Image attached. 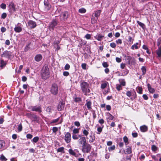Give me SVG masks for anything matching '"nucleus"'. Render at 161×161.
I'll list each match as a JSON object with an SVG mask.
<instances>
[{"mask_svg": "<svg viewBox=\"0 0 161 161\" xmlns=\"http://www.w3.org/2000/svg\"><path fill=\"white\" fill-rule=\"evenodd\" d=\"M89 84L87 82L82 81L80 84V89L82 92L86 95L90 92V90L89 88Z\"/></svg>", "mask_w": 161, "mask_h": 161, "instance_id": "nucleus-1", "label": "nucleus"}, {"mask_svg": "<svg viewBox=\"0 0 161 161\" xmlns=\"http://www.w3.org/2000/svg\"><path fill=\"white\" fill-rule=\"evenodd\" d=\"M42 78L44 79L48 78L50 76L49 69L47 66L43 67L41 73Z\"/></svg>", "mask_w": 161, "mask_h": 161, "instance_id": "nucleus-2", "label": "nucleus"}, {"mask_svg": "<svg viewBox=\"0 0 161 161\" xmlns=\"http://www.w3.org/2000/svg\"><path fill=\"white\" fill-rule=\"evenodd\" d=\"M82 152L84 153H88L90 152L92 148L90 144L86 143L82 146Z\"/></svg>", "mask_w": 161, "mask_h": 161, "instance_id": "nucleus-3", "label": "nucleus"}, {"mask_svg": "<svg viewBox=\"0 0 161 161\" xmlns=\"http://www.w3.org/2000/svg\"><path fill=\"white\" fill-rule=\"evenodd\" d=\"M51 92L52 94L56 95L58 92V88L57 85L55 83L52 84L51 87Z\"/></svg>", "mask_w": 161, "mask_h": 161, "instance_id": "nucleus-4", "label": "nucleus"}, {"mask_svg": "<svg viewBox=\"0 0 161 161\" xmlns=\"http://www.w3.org/2000/svg\"><path fill=\"white\" fill-rule=\"evenodd\" d=\"M57 24L58 20L56 19H53L50 24L49 29L50 30H53L54 28L57 25Z\"/></svg>", "mask_w": 161, "mask_h": 161, "instance_id": "nucleus-5", "label": "nucleus"}, {"mask_svg": "<svg viewBox=\"0 0 161 161\" xmlns=\"http://www.w3.org/2000/svg\"><path fill=\"white\" fill-rule=\"evenodd\" d=\"M125 59L127 61L128 64H134L136 63L135 58L131 56H126Z\"/></svg>", "mask_w": 161, "mask_h": 161, "instance_id": "nucleus-6", "label": "nucleus"}, {"mask_svg": "<svg viewBox=\"0 0 161 161\" xmlns=\"http://www.w3.org/2000/svg\"><path fill=\"white\" fill-rule=\"evenodd\" d=\"M64 140L67 143L70 142L71 141V135L69 132H67L65 133Z\"/></svg>", "mask_w": 161, "mask_h": 161, "instance_id": "nucleus-7", "label": "nucleus"}, {"mask_svg": "<svg viewBox=\"0 0 161 161\" xmlns=\"http://www.w3.org/2000/svg\"><path fill=\"white\" fill-rule=\"evenodd\" d=\"M12 53L10 51H5L1 55L2 57H5L7 58H9L11 56Z\"/></svg>", "mask_w": 161, "mask_h": 161, "instance_id": "nucleus-8", "label": "nucleus"}, {"mask_svg": "<svg viewBox=\"0 0 161 161\" xmlns=\"http://www.w3.org/2000/svg\"><path fill=\"white\" fill-rule=\"evenodd\" d=\"M44 4L45 10L46 11L49 10L51 8V6L49 3L48 0H44Z\"/></svg>", "mask_w": 161, "mask_h": 161, "instance_id": "nucleus-9", "label": "nucleus"}, {"mask_svg": "<svg viewBox=\"0 0 161 161\" xmlns=\"http://www.w3.org/2000/svg\"><path fill=\"white\" fill-rule=\"evenodd\" d=\"M31 110L33 111L37 112L39 113L42 112V108L40 106H36L31 107Z\"/></svg>", "mask_w": 161, "mask_h": 161, "instance_id": "nucleus-10", "label": "nucleus"}, {"mask_svg": "<svg viewBox=\"0 0 161 161\" xmlns=\"http://www.w3.org/2000/svg\"><path fill=\"white\" fill-rule=\"evenodd\" d=\"M65 103L62 101H60L57 107L58 110L59 111L63 110L64 108Z\"/></svg>", "mask_w": 161, "mask_h": 161, "instance_id": "nucleus-11", "label": "nucleus"}, {"mask_svg": "<svg viewBox=\"0 0 161 161\" xmlns=\"http://www.w3.org/2000/svg\"><path fill=\"white\" fill-rule=\"evenodd\" d=\"M20 25V23H18L14 28V31L16 33H19L22 31V28L21 26L19 25Z\"/></svg>", "mask_w": 161, "mask_h": 161, "instance_id": "nucleus-12", "label": "nucleus"}, {"mask_svg": "<svg viewBox=\"0 0 161 161\" xmlns=\"http://www.w3.org/2000/svg\"><path fill=\"white\" fill-rule=\"evenodd\" d=\"M78 142L79 143L83 145L85 144L86 143V140L85 137H81V136L80 137V139L78 140Z\"/></svg>", "mask_w": 161, "mask_h": 161, "instance_id": "nucleus-13", "label": "nucleus"}, {"mask_svg": "<svg viewBox=\"0 0 161 161\" xmlns=\"http://www.w3.org/2000/svg\"><path fill=\"white\" fill-rule=\"evenodd\" d=\"M28 25L31 28H35L36 26V23L35 22L31 20H30L28 22Z\"/></svg>", "mask_w": 161, "mask_h": 161, "instance_id": "nucleus-14", "label": "nucleus"}, {"mask_svg": "<svg viewBox=\"0 0 161 161\" xmlns=\"http://www.w3.org/2000/svg\"><path fill=\"white\" fill-rule=\"evenodd\" d=\"M8 7L9 8V10L10 11L12 10L14 11H15V6L12 2L9 3Z\"/></svg>", "mask_w": 161, "mask_h": 161, "instance_id": "nucleus-15", "label": "nucleus"}, {"mask_svg": "<svg viewBox=\"0 0 161 161\" xmlns=\"http://www.w3.org/2000/svg\"><path fill=\"white\" fill-rule=\"evenodd\" d=\"M104 37V36H102L99 34H97V35L94 36L96 39L100 41H101Z\"/></svg>", "mask_w": 161, "mask_h": 161, "instance_id": "nucleus-16", "label": "nucleus"}, {"mask_svg": "<svg viewBox=\"0 0 161 161\" xmlns=\"http://www.w3.org/2000/svg\"><path fill=\"white\" fill-rule=\"evenodd\" d=\"M147 86L148 90L149 92L151 93H153L155 92V89L151 87V86L148 83L147 84Z\"/></svg>", "mask_w": 161, "mask_h": 161, "instance_id": "nucleus-17", "label": "nucleus"}, {"mask_svg": "<svg viewBox=\"0 0 161 161\" xmlns=\"http://www.w3.org/2000/svg\"><path fill=\"white\" fill-rule=\"evenodd\" d=\"M42 58V56L41 54L36 55L35 57V59L37 62L40 61Z\"/></svg>", "mask_w": 161, "mask_h": 161, "instance_id": "nucleus-18", "label": "nucleus"}, {"mask_svg": "<svg viewBox=\"0 0 161 161\" xmlns=\"http://www.w3.org/2000/svg\"><path fill=\"white\" fill-rule=\"evenodd\" d=\"M38 117L36 115L33 114L31 119L32 121L38 122L39 121Z\"/></svg>", "mask_w": 161, "mask_h": 161, "instance_id": "nucleus-19", "label": "nucleus"}, {"mask_svg": "<svg viewBox=\"0 0 161 161\" xmlns=\"http://www.w3.org/2000/svg\"><path fill=\"white\" fill-rule=\"evenodd\" d=\"M62 16L64 19H66L68 17L69 13L68 12L65 11L62 13Z\"/></svg>", "mask_w": 161, "mask_h": 161, "instance_id": "nucleus-20", "label": "nucleus"}, {"mask_svg": "<svg viewBox=\"0 0 161 161\" xmlns=\"http://www.w3.org/2000/svg\"><path fill=\"white\" fill-rule=\"evenodd\" d=\"M126 152L125 153V154H130L132 153L131 147L130 146H126Z\"/></svg>", "mask_w": 161, "mask_h": 161, "instance_id": "nucleus-21", "label": "nucleus"}, {"mask_svg": "<svg viewBox=\"0 0 161 161\" xmlns=\"http://www.w3.org/2000/svg\"><path fill=\"white\" fill-rule=\"evenodd\" d=\"M140 129L141 131L145 132L147 130V127L145 125H142L140 127Z\"/></svg>", "mask_w": 161, "mask_h": 161, "instance_id": "nucleus-22", "label": "nucleus"}, {"mask_svg": "<svg viewBox=\"0 0 161 161\" xmlns=\"http://www.w3.org/2000/svg\"><path fill=\"white\" fill-rule=\"evenodd\" d=\"M156 53L158 55V57L161 58V47H159L158 49L156 50Z\"/></svg>", "mask_w": 161, "mask_h": 161, "instance_id": "nucleus-23", "label": "nucleus"}, {"mask_svg": "<svg viewBox=\"0 0 161 161\" xmlns=\"http://www.w3.org/2000/svg\"><path fill=\"white\" fill-rule=\"evenodd\" d=\"M6 63L2 59L0 60V67L3 68L6 66Z\"/></svg>", "mask_w": 161, "mask_h": 161, "instance_id": "nucleus-24", "label": "nucleus"}, {"mask_svg": "<svg viewBox=\"0 0 161 161\" xmlns=\"http://www.w3.org/2000/svg\"><path fill=\"white\" fill-rule=\"evenodd\" d=\"M101 10H99L97 11H95L94 14V16L98 19V17L100 16V14L101 13Z\"/></svg>", "mask_w": 161, "mask_h": 161, "instance_id": "nucleus-25", "label": "nucleus"}, {"mask_svg": "<svg viewBox=\"0 0 161 161\" xmlns=\"http://www.w3.org/2000/svg\"><path fill=\"white\" fill-rule=\"evenodd\" d=\"M97 18H96L94 16H92L91 18V23L92 24H94L96 23Z\"/></svg>", "mask_w": 161, "mask_h": 161, "instance_id": "nucleus-26", "label": "nucleus"}, {"mask_svg": "<svg viewBox=\"0 0 161 161\" xmlns=\"http://www.w3.org/2000/svg\"><path fill=\"white\" fill-rule=\"evenodd\" d=\"M138 45V43H136L135 44L132 46L131 47V49L132 50H134V49H138L139 48V47L137 46Z\"/></svg>", "mask_w": 161, "mask_h": 161, "instance_id": "nucleus-27", "label": "nucleus"}, {"mask_svg": "<svg viewBox=\"0 0 161 161\" xmlns=\"http://www.w3.org/2000/svg\"><path fill=\"white\" fill-rule=\"evenodd\" d=\"M137 23L143 29H144L145 28V25L144 24L142 23L140 21L137 20Z\"/></svg>", "mask_w": 161, "mask_h": 161, "instance_id": "nucleus-28", "label": "nucleus"}, {"mask_svg": "<svg viewBox=\"0 0 161 161\" xmlns=\"http://www.w3.org/2000/svg\"><path fill=\"white\" fill-rule=\"evenodd\" d=\"M119 81L120 83V85H122L123 86H125V80L124 79H119Z\"/></svg>", "mask_w": 161, "mask_h": 161, "instance_id": "nucleus-29", "label": "nucleus"}, {"mask_svg": "<svg viewBox=\"0 0 161 161\" xmlns=\"http://www.w3.org/2000/svg\"><path fill=\"white\" fill-rule=\"evenodd\" d=\"M69 152L70 155L76 157V153L72 149H69Z\"/></svg>", "mask_w": 161, "mask_h": 161, "instance_id": "nucleus-30", "label": "nucleus"}, {"mask_svg": "<svg viewBox=\"0 0 161 161\" xmlns=\"http://www.w3.org/2000/svg\"><path fill=\"white\" fill-rule=\"evenodd\" d=\"M108 118V120H112L114 118V117L111 115L110 113H108L107 114Z\"/></svg>", "mask_w": 161, "mask_h": 161, "instance_id": "nucleus-31", "label": "nucleus"}, {"mask_svg": "<svg viewBox=\"0 0 161 161\" xmlns=\"http://www.w3.org/2000/svg\"><path fill=\"white\" fill-rule=\"evenodd\" d=\"M39 140V137L38 136H36L34 137L32 140L31 142L33 143H36Z\"/></svg>", "mask_w": 161, "mask_h": 161, "instance_id": "nucleus-32", "label": "nucleus"}, {"mask_svg": "<svg viewBox=\"0 0 161 161\" xmlns=\"http://www.w3.org/2000/svg\"><path fill=\"white\" fill-rule=\"evenodd\" d=\"M5 143L3 140H0V149L2 148L5 146Z\"/></svg>", "mask_w": 161, "mask_h": 161, "instance_id": "nucleus-33", "label": "nucleus"}, {"mask_svg": "<svg viewBox=\"0 0 161 161\" xmlns=\"http://www.w3.org/2000/svg\"><path fill=\"white\" fill-rule=\"evenodd\" d=\"M81 136L80 135H76V134H73L72 135V138L74 140H77Z\"/></svg>", "mask_w": 161, "mask_h": 161, "instance_id": "nucleus-34", "label": "nucleus"}, {"mask_svg": "<svg viewBox=\"0 0 161 161\" xmlns=\"http://www.w3.org/2000/svg\"><path fill=\"white\" fill-rule=\"evenodd\" d=\"M53 109V107L52 106L48 107L46 108V111L48 113L50 114L51 112V110Z\"/></svg>", "mask_w": 161, "mask_h": 161, "instance_id": "nucleus-35", "label": "nucleus"}, {"mask_svg": "<svg viewBox=\"0 0 161 161\" xmlns=\"http://www.w3.org/2000/svg\"><path fill=\"white\" fill-rule=\"evenodd\" d=\"M123 140L126 145L129 143L128 138L126 136H125L123 137Z\"/></svg>", "mask_w": 161, "mask_h": 161, "instance_id": "nucleus-36", "label": "nucleus"}, {"mask_svg": "<svg viewBox=\"0 0 161 161\" xmlns=\"http://www.w3.org/2000/svg\"><path fill=\"white\" fill-rule=\"evenodd\" d=\"M90 137L91 138L89 140V142L90 143L93 142L95 140V136L91 135Z\"/></svg>", "mask_w": 161, "mask_h": 161, "instance_id": "nucleus-37", "label": "nucleus"}, {"mask_svg": "<svg viewBox=\"0 0 161 161\" xmlns=\"http://www.w3.org/2000/svg\"><path fill=\"white\" fill-rule=\"evenodd\" d=\"M141 70L142 72V75H144L146 74V67L145 66H142L141 68Z\"/></svg>", "mask_w": 161, "mask_h": 161, "instance_id": "nucleus-38", "label": "nucleus"}, {"mask_svg": "<svg viewBox=\"0 0 161 161\" xmlns=\"http://www.w3.org/2000/svg\"><path fill=\"white\" fill-rule=\"evenodd\" d=\"M88 131V130H87L86 129L82 130L83 133V135L86 136H87L89 134Z\"/></svg>", "mask_w": 161, "mask_h": 161, "instance_id": "nucleus-39", "label": "nucleus"}, {"mask_svg": "<svg viewBox=\"0 0 161 161\" xmlns=\"http://www.w3.org/2000/svg\"><path fill=\"white\" fill-rule=\"evenodd\" d=\"M86 105L87 106V108L88 109H90L91 108V102L90 101L88 102L86 104Z\"/></svg>", "mask_w": 161, "mask_h": 161, "instance_id": "nucleus-40", "label": "nucleus"}, {"mask_svg": "<svg viewBox=\"0 0 161 161\" xmlns=\"http://www.w3.org/2000/svg\"><path fill=\"white\" fill-rule=\"evenodd\" d=\"M86 11V10L84 8H82L79 10V12L80 13H84Z\"/></svg>", "mask_w": 161, "mask_h": 161, "instance_id": "nucleus-41", "label": "nucleus"}, {"mask_svg": "<svg viewBox=\"0 0 161 161\" xmlns=\"http://www.w3.org/2000/svg\"><path fill=\"white\" fill-rule=\"evenodd\" d=\"M129 71L127 69H125V70H123L122 73L121 75L125 76L128 73Z\"/></svg>", "mask_w": 161, "mask_h": 161, "instance_id": "nucleus-42", "label": "nucleus"}, {"mask_svg": "<svg viewBox=\"0 0 161 161\" xmlns=\"http://www.w3.org/2000/svg\"><path fill=\"white\" fill-rule=\"evenodd\" d=\"M64 149V148L63 147H61L58 148L57 150L58 152H62V153Z\"/></svg>", "mask_w": 161, "mask_h": 161, "instance_id": "nucleus-43", "label": "nucleus"}, {"mask_svg": "<svg viewBox=\"0 0 161 161\" xmlns=\"http://www.w3.org/2000/svg\"><path fill=\"white\" fill-rule=\"evenodd\" d=\"M0 160L2 161H6L7 159L4 155H1L0 157Z\"/></svg>", "mask_w": 161, "mask_h": 161, "instance_id": "nucleus-44", "label": "nucleus"}, {"mask_svg": "<svg viewBox=\"0 0 161 161\" xmlns=\"http://www.w3.org/2000/svg\"><path fill=\"white\" fill-rule=\"evenodd\" d=\"M18 130L19 132H20L22 130V124L20 123L18 126Z\"/></svg>", "mask_w": 161, "mask_h": 161, "instance_id": "nucleus-45", "label": "nucleus"}, {"mask_svg": "<svg viewBox=\"0 0 161 161\" xmlns=\"http://www.w3.org/2000/svg\"><path fill=\"white\" fill-rule=\"evenodd\" d=\"M115 148L114 145H113L111 147H108V150L109 152L115 149Z\"/></svg>", "mask_w": 161, "mask_h": 161, "instance_id": "nucleus-46", "label": "nucleus"}, {"mask_svg": "<svg viewBox=\"0 0 161 161\" xmlns=\"http://www.w3.org/2000/svg\"><path fill=\"white\" fill-rule=\"evenodd\" d=\"M134 39H132V37L130 36L128 37V42L130 43H133Z\"/></svg>", "mask_w": 161, "mask_h": 161, "instance_id": "nucleus-47", "label": "nucleus"}, {"mask_svg": "<svg viewBox=\"0 0 161 161\" xmlns=\"http://www.w3.org/2000/svg\"><path fill=\"white\" fill-rule=\"evenodd\" d=\"M91 35L89 34H87L84 36V37L87 40L91 39Z\"/></svg>", "mask_w": 161, "mask_h": 161, "instance_id": "nucleus-48", "label": "nucleus"}, {"mask_svg": "<svg viewBox=\"0 0 161 161\" xmlns=\"http://www.w3.org/2000/svg\"><path fill=\"white\" fill-rule=\"evenodd\" d=\"M116 88L118 91H119L122 89L121 85L120 84H117L116 85Z\"/></svg>", "mask_w": 161, "mask_h": 161, "instance_id": "nucleus-49", "label": "nucleus"}, {"mask_svg": "<svg viewBox=\"0 0 161 161\" xmlns=\"http://www.w3.org/2000/svg\"><path fill=\"white\" fill-rule=\"evenodd\" d=\"M73 134H76L78 133L79 132V129H74L73 130Z\"/></svg>", "mask_w": 161, "mask_h": 161, "instance_id": "nucleus-50", "label": "nucleus"}, {"mask_svg": "<svg viewBox=\"0 0 161 161\" xmlns=\"http://www.w3.org/2000/svg\"><path fill=\"white\" fill-rule=\"evenodd\" d=\"M107 84L106 83H103L101 84V88L102 89H103L106 87Z\"/></svg>", "mask_w": 161, "mask_h": 161, "instance_id": "nucleus-51", "label": "nucleus"}, {"mask_svg": "<svg viewBox=\"0 0 161 161\" xmlns=\"http://www.w3.org/2000/svg\"><path fill=\"white\" fill-rule=\"evenodd\" d=\"M52 130L53 132L56 133L58 130V128L56 127H54L53 128Z\"/></svg>", "mask_w": 161, "mask_h": 161, "instance_id": "nucleus-52", "label": "nucleus"}, {"mask_svg": "<svg viewBox=\"0 0 161 161\" xmlns=\"http://www.w3.org/2000/svg\"><path fill=\"white\" fill-rule=\"evenodd\" d=\"M97 131L98 132L97 133V134H100L102 131V128L101 127H99L97 129Z\"/></svg>", "mask_w": 161, "mask_h": 161, "instance_id": "nucleus-53", "label": "nucleus"}, {"mask_svg": "<svg viewBox=\"0 0 161 161\" xmlns=\"http://www.w3.org/2000/svg\"><path fill=\"white\" fill-rule=\"evenodd\" d=\"M74 101L76 102H79L81 101V100L80 97H75L74 99Z\"/></svg>", "mask_w": 161, "mask_h": 161, "instance_id": "nucleus-54", "label": "nucleus"}, {"mask_svg": "<svg viewBox=\"0 0 161 161\" xmlns=\"http://www.w3.org/2000/svg\"><path fill=\"white\" fill-rule=\"evenodd\" d=\"M0 7L3 9H5L6 7V5L4 3H2L0 5Z\"/></svg>", "mask_w": 161, "mask_h": 161, "instance_id": "nucleus-55", "label": "nucleus"}, {"mask_svg": "<svg viewBox=\"0 0 161 161\" xmlns=\"http://www.w3.org/2000/svg\"><path fill=\"white\" fill-rule=\"evenodd\" d=\"M102 65L104 68H107L108 66V64L106 62H103L102 63Z\"/></svg>", "mask_w": 161, "mask_h": 161, "instance_id": "nucleus-56", "label": "nucleus"}, {"mask_svg": "<svg viewBox=\"0 0 161 161\" xmlns=\"http://www.w3.org/2000/svg\"><path fill=\"white\" fill-rule=\"evenodd\" d=\"M70 67L69 64H67L65 65L64 67V69L66 70H69L70 68Z\"/></svg>", "mask_w": 161, "mask_h": 161, "instance_id": "nucleus-57", "label": "nucleus"}, {"mask_svg": "<svg viewBox=\"0 0 161 161\" xmlns=\"http://www.w3.org/2000/svg\"><path fill=\"white\" fill-rule=\"evenodd\" d=\"M152 149L153 151H155L157 150V147L154 145H153L152 146Z\"/></svg>", "mask_w": 161, "mask_h": 161, "instance_id": "nucleus-58", "label": "nucleus"}, {"mask_svg": "<svg viewBox=\"0 0 161 161\" xmlns=\"http://www.w3.org/2000/svg\"><path fill=\"white\" fill-rule=\"evenodd\" d=\"M110 46L113 48H115L116 47V45L114 42H112L110 44Z\"/></svg>", "mask_w": 161, "mask_h": 161, "instance_id": "nucleus-59", "label": "nucleus"}, {"mask_svg": "<svg viewBox=\"0 0 161 161\" xmlns=\"http://www.w3.org/2000/svg\"><path fill=\"white\" fill-rule=\"evenodd\" d=\"M32 137L33 136L30 134H28L26 135V137L27 139H31Z\"/></svg>", "mask_w": 161, "mask_h": 161, "instance_id": "nucleus-60", "label": "nucleus"}, {"mask_svg": "<svg viewBox=\"0 0 161 161\" xmlns=\"http://www.w3.org/2000/svg\"><path fill=\"white\" fill-rule=\"evenodd\" d=\"M110 154V153H107L105 155V157L106 159H108L109 158Z\"/></svg>", "mask_w": 161, "mask_h": 161, "instance_id": "nucleus-61", "label": "nucleus"}, {"mask_svg": "<svg viewBox=\"0 0 161 161\" xmlns=\"http://www.w3.org/2000/svg\"><path fill=\"white\" fill-rule=\"evenodd\" d=\"M7 16V14L5 13H3L1 15V18L3 19H4Z\"/></svg>", "mask_w": 161, "mask_h": 161, "instance_id": "nucleus-62", "label": "nucleus"}, {"mask_svg": "<svg viewBox=\"0 0 161 161\" xmlns=\"http://www.w3.org/2000/svg\"><path fill=\"white\" fill-rule=\"evenodd\" d=\"M117 44H121L122 43V40L121 39H118L116 41Z\"/></svg>", "mask_w": 161, "mask_h": 161, "instance_id": "nucleus-63", "label": "nucleus"}, {"mask_svg": "<svg viewBox=\"0 0 161 161\" xmlns=\"http://www.w3.org/2000/svg\"><path fill=\"white\" fill-rule=\"evenodd\" d=\"M126 95L127 96L130 97L132 95V93L130 91H128L126 92Z\"/></svg>", "mask_w": 161, "mask_h": 161, "instance_id": "nucleus-64", "label": "nucleus"}]
</instances>
